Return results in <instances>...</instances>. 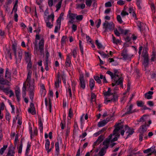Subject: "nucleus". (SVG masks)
Instances as JSON below:
<instances>
[{
    "label": "nucleus",
    "mask_w": 156,
    "mask_h": 156,
    "mask_svg": "<svg viewBox=\"0 0 156 156\" xmlns=\"http://www.w3.org/2000/svg\"><path fill=\"white\" fill-rule=\"evenodd\" d=\"M113 82H115L116 85H120L121 87L122 88L123 87V78L122 77V74L118 71V70L115 69L113 71Z\"/></svg>",
    "instance_id": "f257e3e1"
},
{
    "label": "nucleus",
    "mask_w": 156,
    "mask_h": 156,
    "mask_svg": "<svg viewBox=\"0 0 156 156\" xmlns=\"http://www.w3.org/2000/svg\"><path fill=\"white\" fill-rule=\"evenodd\" d=\"M121 123L120 122L117 123L116 125H115V126L116 127L115 129H114L112 134H110L108 136V138L106 139L105 140H109V142L111 141V139L112 138V137L113 135H116L115 136L119 137L120 136L119 134L118 133V132L119 130L122 129L123 128V126L122 125H121Z\"/></svg>",
    "instance_id": "f03ea898"
},
{
    "label": "nucleus",
    "mask_w": 156,
    "mask_h": 156,
    "mask_svg": "<svg viewBox=\"0 0 156 156\" xmlns=\"http://www.w3.org/2000/svg\"><path fill=\"white\" fill-rule=\"evenodd\" d=\"M142 55L144 58L143 64L144 66V67L146 68L148 66L149 61L148 55L147 52L146 48H144Z\"/></svg>",
    "instance_id": "7ed1b4c3"
},
{
    "label": "nucleus",
    "mask_w": 156,
    "mask_h": 156,
    "mask_svg": "<svg viewBox=\"0 0 156 156\" xmlns=\"http://www.w3.org/2000/svg\"><path fill=\"white\" fill-rule=\"evenodd\" d=\"M103 28L105 29V31H107L108 30H113L115 27V25L112 22L108 23V21H105L103 23Z\"/></svg>",
    "instance_id": "20e7f679"
},
{
    "label": "nucleus",
    "mask_w": 156,
    "mask_h": 156,
    "mask_svg": "<svg viewBox=\"0 0 156 156\" xmlns=\"http://www.w3.org/2000/svg\"><path fill=\"white\" fill-rule=\"evenodd\" d=\"M27 65V69L28 71L27 74V77L26 79V82H28V83L31 81V76L32 73V71L31 70L32 66V62L31 61L28 62Z\"/></svg>",
    "instance_id": "39448f33"
},
{
    "label": "nucleus",
    "mask_w": 156,
    "mask_h": 156,
    "mask_svg": "<svg viewBox=\"0 0 156 156\" xmlns=\"http://www.w3.org/2000/svg\"><path fill=\"white\" fill-rule=\"evenodd\" d=\"M31 81L30 82V83L27 84V85L29 86V88L28 89V91H29V96L30 99L32 101L34 97V87L33 84H31L30 83Z\"/></svg>",
    "instance_id": "423d86ee"
},
{
    "label": "nucleus",
    "mask_w": 156,
    "mask_h": 156,
    "mask_svg": "<svg viewBox=\"0 0 156 156\" xmlns=\"http://www.w3.org/2000/svg\"><path fill=\"white\" fill-rule=\"evenodd\" d=\"M111 97L108 98V100L107 101V102H115L118 100V95L116 94H112L111 95Z\"/></svg>",
    "instance_id": "0eeeda50"
},
{
    "label": "nucleus",
    "mask_w": 156,
    "mask_h": 156,
    "mask_svg": "<svg viewBox=\"0 0 156 156\" xmlns=\"http://www.w3.org/2000/svg\"><path fill=\"white\" fill-rule=\"evenodd\" d=\"M125 129L126 130H127V132H126V133L128 134L126 138L127 139L130 135H132L134 132V129H131L127 125H126L125 126Z\"/></svg>",
    "instance_id": "6e6552de"
},
{
    "label": "nucleus",
    "mask_w": 156,
    "mask_h": 156,
    "mask_svg": "<svg viewBox=\"0 0 156 156\" xmlns=\"http://www.w3.org/2000/svg\"><path fill=\"white\" fill-rule=\"evenodd\" d=\"M61 18L60 16L56 20V25L55 27L54 32L57 33L60 29L61 25Z\"/></svg>",
    "instance_id": "1a4fd4ad"
},
{
    "label": "nucleus",
    "mask_w": 156,
    "mask_h": 156,
    "mask_svg": "<svg viewBox=\"0 0 156 156\" xmlns=\"http://www.w3.org/2000/svg\"><path fill=\"white\" fill-rule=\"evenodd\" d=\"M121 55L123 57V59L124 60L130 59L131 58L127 53V50L126 49H124L123 50Z\"/></svg>",
    "instance_id": "9d476101"
},
{
    "label": "nucleus",
    "mask_w": 156,
    "mask_h": 156,
    "mask_svg": "<svg viewBox=\"0 0 156 156\" xmlns=\"http://www.w3.org/2000/svg\"><path fill=\"white\" fill-rule=\"evenodd\" d=\"M8 148V151L6 156H14L15 153V148L12 146H11L9 147Z\"/></svg>",
    "instance_id": "9b49d317"
},
{
    "label": "nucleus",
    "mask_w": 156,
    "mask_h": 156,
    "mask_svg": "<svg viewBox=\"0 0 156 156\" xmlns=\"http://www.w3.org/2000/svg\"><path fill=\"white\" fill-rule=\"evenodd\" d=\"M39 49L40 52L42 54L44 52V40L43 39H41L38 43Z\"/></svg>",
    "instance_id": "f8f14e48"
},
{
    "label": "nucleus",
    "mask_w": 156,
    "mask_h": 156,
    "mask_svg": "<svg viewBox=\"0 0 156 156\" xmlns=\"http://www.w3.org/2000/svg\"><path fill=\"white\" fill-rule=\"evenodd\" d=\"M28 112L31 113L33 115L36 114V112L34 105L32 103H31L30 105V108L28 109Z\"/></svg>",
    "instance_id": "ddd939ff"
},
{
    "label": "nucleus",
    "mask_w": 156,
    "mask_h": 156,
    "mask_svg": "<svg viewBox=\"0 0 156 156\" xmlns=\"http://www.w3.org/2000/svg\"><path fill=\"white\" fill-rule=\"evenodd\" d=\"M133 105L131 104L128 107L127 109V112L125 113V114H129L134 113L136 111V109L132 110Z\"/></svg>",
    "instance_id": "4468645a"
},
{
    "label": "nucleus",
    "mask_w": 156,
    "mask_h": 156,
    "mask_svg": "<svg viewBox=\"0 0 156 156\" xmlns=\"http://www.w3.org/2000/svg\"><path fill=\"white\" fill-rule=\"evenodd\" d=\"M80 81V86L83 89H85V81L83 79V76H80L79 78Z\"/></svg>",
    "instance_id": "2eb2a0df"
},
{
    "label": "nucleus",
    "mask_w": 156,
    "mask_h": 156,
    "mask_svg": "<svg viewBox=\"0 0 156 156\" xmlns=\"http://www.w3.org/2000/svg\"><path fill=\"white\" fill-rule=\"evenodd\" d=\"M0 84L2 85H9V82L8 81L5 80L3 78V75H0Z\"/></svg>",
    "instance_id": "dca6fc26"
},
{
    "label": "nucleus",
    "mask_w": 156,
    "mask_h": 156,
    "mask_svg": "<svg viewBox=\"0 0 156 156\" xmlns=\"http://www.w3.org/2000/svg\"><path fill=\"white\" fill-rule=\"evenodd\" d=\"M46 142L45 145V149L47 151V153H48L51 150V148L49 149V146L50 145V142L48 139H47L46 140Z\"/></svg>",
    "instance_id": "f3484780"
},
{
    "label": "nucleus",
    "mask_w": 156,
    "mask_h": 156,
    "mask_svg": "<svg viewBox=\"0 0 156 156\" xmlns=\"http://www.w3.org/2000/svg\"><path fill=\"white\" fill-rule=\"evenodd\" d=\"M153 92L149 91L144 94L145 97L147 99H150L152 98V95L153 94Z\"/></svg>",
    "instance_id": "a211bd4d"
},
{
    "label": "nucleus",
    "mask_w": 156,
    "mask_h": 156,
    "mask_svg": "<svg viewBox=\"0 0 156 156\" xmlns=\"http://www.w3.org/2000/svg\"><path fill=\"white\" fill-rule=\"evenodd\" d=\"M38 126L39 129H40V132L42 133L43 130V123L40 117L38 118Z\"/></svg>",
    "instance_id": "6ab92c4d"
},
{
    "label": "nucleus",
    "mask_w": 156,
    "mask_h": 156,
    "mask_svg": "<svg viewBox=\"0 0 156 156\" xmlns=\"http://www.w3.org/2000/svg\"><path fill=\"white\" fill-rule=\"evenodd\" d=\"M25 59L27 63L31 61V55L29 52H25Z\"/></svg>",
    "instance_id": "aec40b11"
},
{
    "label": "nucleus",
    "mask_w": 156,
    "mask_h": 156,
    "mask_svg": "<svg viewBox=\"0 0 156 156\" xmlns=\"http://www.w3.org/2000/svg\"><path fill=\"white\" fill-rule=\"evenodd\" d=\"M45 22L46 23V25L47 27L49 28H51L53 26V21H51V22L49 21V20H45Z\"/></svg>",
    "instance_id": "412c9836"
},
{
    "label": "nucleus",
    "mask_w": 156,
    "mask_h": 156,
    "mask_svg": "<svg viewBox=\"0 0 156 156\" xmlns=\"http://www.w3.org/2000/svg\"><path fill=\"white\" fill-rule=\"evenodd\" d=\"M65 63L66 67H69L70 66L71 64V58L69 57V55H67V58Z\"/></svg>",
    "instance_id": "4be33fe9"
},
{
    "label": "nucleus",
    "mask_w": 156,
    "mask_h": 156,
    "mask_svg": "<svg viewBox=\"0 0 156 156\" xmlns=\"http://www.w3.org/2000/svg\"><path fill=\"white\" fill-rule=\"evenodd\" d=\"M110 142H109V140H105L103 143L104 146L102 148H103L105 150H106V149H107L108 147Z\"/></svg>",
    "instance_id": "5701e85b"
},
{
    "label": "nucleus",
    "mask_w": 156,
    "mask_h": 156,
    "mask_svg": "<svg viewBox=\"0 0 156 156\" xmlns=\"http://www.w3.org/2000/svg\"><path fill=\"white\" fill-rule=\"evenodd\" d=\"M18 58H16V63L17 62V61L19 62H20L22 58L23 53L22 51L21 50H19L18 52Z\"/></svg>",
    "instance_id": "b1692460"
},
{
    "label": "nucleus",
    "mask_w": 156,
    "mask_h": 156,
    "mask_svg": "<svg viewBox=\"0 0 156 156\" xmlns=\"http://www.w3.org/2000/svg\"><path fill=\"white\" fill-rule=\"evenodd\" d=\"M109 120L106 119V120H103L98 122V127H102L104 126L109 121Z\"/></svg>",
    "instance_id": "393cba45"
},
{
    "label": "nucleus",
    "mask_w": 156,
    "mask_h": 156,
    "mask_svg": "<svg viewBox=\"0 0 156 156\" xmlns=\"http://www.w3.org/2000/svg\"><path fill=\"white\" fill-rule=\"evenodd\" d=\"M146 126V122H145V124L144 125L141 126L140 128V132H141V133H144L146 132L147 129Z\"/></svg>",
    "instance_id": "a878e982"
},
{
    "label": "nucleus",
    "mask_w": 156,
    "mask_h": 156,
    "mask_svg": "<svg viewBox=\"0 0 156 156\" xmlns=\"http://www.w3.org/2000/svg\"><path fill=\"white\" fill-rule=\"evenodd\" d=\"M76 14L73 13L71 12V10H69L68 12L69 18L70 19H74L76 18Z\"/></svg>",
    "instance_id": "bb28decb"
},
{
    "label": "nucleus",
    "mask_w": 156,
    "mask_h": 156,
    "mask_svg": "<svg viewBox=\"0 0 156 156\" xmlns=\"http://www.w3.org/2000/svg\"><path fill=\"white\" fill-rule=\"evenodd\" d=\"M5 107L4 103L2 102L0 105V119H2L3 117V115H1V110H3L4 109V107Z\"/></svg>",
    "instance_id": "cd10ccee"
},
{
    "label": "nucleus",
    "mask_w": 156,
    "mask_h": 156,
    "mask_svg": "<svg viewBox=\"0 0 156 156\" xmlns=\"http://www.w3.org/2000/svg\"><path fill=\"white\" fill-rule=\"evenodd\" d=\"M151 58L150 59L151 62H153L156 60V52L154 49L152 52V54L151 55Z\"/></svg>",
    "instance_id": "c85d7f7f"
},
{
    "label": "nucleus",
    "mask_w": 156,
    "mask_h": 156,
    "mask_svg": "<svg viewBox=\"0 0 156 156\" xmlns=\"http://www.w3.org/2000/svg\"><path fill=\"white\" fill-rule=\"evenodd\" d=\"M129 13L131 14L133 17H135L136 19V15L132 7H130L129 9Z\"/></svg>",
    "instance_id": "c756f323"
},
{
    "label": "nucleus",
    "mask_w": 156,
    "mask_h": 156,
    "mask_svg": "<svg viewBox=\"0 0 156 156\" xmlns=\"http://www.w3.org/2000/svg\"><path fill=\"white\" fill-rule=\"evenodd\" d=\"M95 82L94 79H90V80L89 86L91 90L93 89L94 86Z\"/></svg>",
    "instance_id": "7c9ffc66"
},
{
    "label": "nucleus",
    "mask_w": 156,
    "mask_h": 156,
    "mask_svg": "<svg viewBox=\"0 0 156 156\" xmlns=\"http://www.w3.org/2000/svg\"><path fill=\"white\" fill-rule=\"evenodd\" d=\"M7 147V145H3V147L0 149V154L2 155Z\"/></svg>",
    "instance_id": "2f4dec72"
},
{
    "label": "nucleus",
    "mask_w": 156,
    "mask_h": 156,
    "mask_svg": "<svg viewBox=\"0 0 156 156\" xmlns=\"http://www.w3.org/2000/svg\"><path fill=\"white\" fill-rule=\"evenodd\" d=\"M106 151L103 148H102L98 153L99 156H103L106 153Z\"/></svg>",
    "instance_id": "473e14b6"
},
{
    "label": "nucleus",
    "mask_w": 156,
    "mask_h": 156,
    "mask_svg": "<svg viewBox=\"0 0 156 156\" xmlns=\"http://www.w3.org/2000/svg\"><path fill=\"white\" fill-rule=\"evenodd\" d=\"M98 52L104 58H108L109 56V54H106L103 51H99Z\"/></svg>",
    "instance_id": "72a5a7b5"
},
{
    "label": "nucleus",
    "mask_w": 156,
    "mask_h": 156,
    "mask_svg": "<svg viewBox=\"0 0 156 156\" xmlns=\"http://www.w3.org/2000/svg\"><path fill=\"white\" fill-rule=\"evenodd\" d=\"M23 147V143L21 140L20 141V144L19 147H18V152L19 153L21 154L22 151Z\"/></svg>",
    "instance_id": "f704fd0d"
},
{
    "label": "nucleus",
    "mask_w": 156,
    "mask_h": 156,
    "mask_svg": "<svg viewBox=\"0 0 156 156\" xmlns=\"http://www.w3.org/2000/svg\"><path fill=\"white\" fill-rule=\"evenodd\" d=\"M54 15L53 13L52 12V13H51L50 15H48L46 20H50V19H51V21H54Z\"/></svg>",
    "instance_id": "c9c22d12"
},
{
    "label": "nucleus",
    "mask_w": 156,
    "mask_h": 156,
    "mask_svg": "<svg viewBox=\"0 0 156 156\" xmlns=\"http://www.w3.org/2000/svg\"><path fill=\"white\" fill-rule=\"evenodd\" d=\"M8 70V69L7 68L6 69L5 75V77L7 78H8L10 77L11 73Z\"/></svg>",
    "instance_id": "e433bc0d"
},
{
    "label": "nucleus",
    "mask_w": 156,
    "mask_h": 156,
    "mask_svg": "<svg viewBox=\"0 0 156 156\" xmlns=\"http://www.w3.org/2000/svg\"><path fill=\"white\" fill-rule=\"evenodd\" d=\"M96 95L94 93H91V102H92L95 101L96 100Z\"/></svg>",
    "instance_id": "4c0bfd02"
},
{
    "label": "nucleus",
    "mask_w": 156,
    "mask_h": 156,
    "mask_svg": "<svg viewBox=\"0 0 156 156\" xmlns=\"http://www.w3.org/2000/svg\"><path fill=\"white\" fill-rule=\"evenodd\" d=\"M93 0H86V4L87 6L90 7L92 3Z\"/></svg>",
    "instance_id": "58836bf2"
},
{
    "label": "nucleus",
    "mask_w": 156,
    "mask_h": 156,
    "mask_svg": "<svg viewBox=\"0 0 156 156\" xmlns=\"http://www.w3.org/2000/svg\"><path fill=\"white\" fill-rule=\"evenodd\" d=\"M66 38L67 37L66 36H64L62 37L61 41V44L62 45H63L66 43Z\"/></svg>",
    "instance_id": "ea45409f"
},
{
    "label": "nucleus",
    "mask_w": 156,
    "mask_h": 156,
    "mask_svg": "<svg viewBox=\"0 0 156 156\" xmlns=\"http://www.w3.org/2000/svg\"><path fill=\"white\" fill-rule=\"evenodd\" d=\"M30 146L31 145L28 143L27 144V147L26 151L25 154L26 155H28L29 152L30 150Z\"/></svg>",
    "instance_id": "a19ab883"
},
{
    "label": "nucleus",
    "mask_w": 156,
    "mask_h": 156,
    "mask_svg": "<svg viewBox=\"0 0 156 156\" xmlns=\"http://www.w3.org/2000/svg\"><path fill=\"white\" fill-rule=\"evenodd\" d=\"M27 84H28V82H26V80L25 82L23 84V86L22 88V92H26V86H27Z\"/></svg>",
    "instance_id": "79ce46f5"
},
{
    "label": "nucleus",
    "mask_w": 156,
    "mask_h": 156,
    "mask_svg": "<svg viewBox=\"0 0 156 156\" xmlns=\"http://www.w3.org/2000/svg\"><path fill=\"white\" fill-rule=\"evenodd\" d=\"M62 3V1H59L58 3L56 5V11L58 10H59L61 7V4Z\"/></svg>",
    "instance_id": "37998d69"
},
{
    "label": "nucleus",
    "mask_w": 156,
    "mask_h": 156,
    "mask_svg": "<svg viewBox=\"0 0 156 156\" xmlns=\"http://www.w3.org/2000/svg\"><path fill=\"white\" fill-rule=\"evenodd\" d=\"M5 116L6 120L8 121L9 122L11 117L10 113L8 112H6Z\"/></svg>",
    "instance_id": "c03bdc74"
},
{
    "label": "nucleus",
    "mask_w": 156,
    "mask_h": 156,
    "mask_svg": "<svg viewBox=\"0 0 156 156\" xmlns=\"http://www.w3.org/2000/svg\"><path fill=\"white\" fill-rule=\"evenodd\" d=\"M141 3V0H136V4L139 9H142L140 5V4Z\"/></svg>",
    "instance_id": "a18cd8bd"
},
{
    "label": "nucleus",
    "mask_w": 156,
    "mask_h": 156,
    "mask_svg": "<svg viewBox=\"0 0 156 156\" xmlns=\"http://www.w3.org/2000/svg\"><path fill=\"white\" fill-rule=\"evenodd\" d=\"M12 48L13 51V52L15 56V58L16 59V47L13 44L12 45Z\"/></svg>",
    "instance_id": "49530a36"
},
{
    "label": "nucleus",
    "mask_w": 156,
    "mask_h": 156,
    "mask_svg": "<svg viewBox=\"0 0 156 156\" xmlns=\"http://www.w3.org/2000/svg\"><path fill=\"white\" fill-rule=\"evenodd\" d=\"M104 138V135H101L98 137L97 140L99 142V143H101L103 140Z\"/></svg>",
    "instance_id": "de8ad7c7"
},
{
    "label": "nucleus",
    "mask_w": 156,
    "mask_h": 156,
    "mask_svg": "<svg viewBox=\"0 0 156 156\" xmlns=\"http://www.w3.org/2000/svg\"><path fill=\"white\" fill-rule=\"evenodd\" d=\"M95 43L98 48H104L103 47V45L100 43L98 42V40H96Z\"/></svg>",
    "instance_id": "09e8293b"
},
{
    "label": "nucleus",
    "mask_w": 156,
    "mask_h": 156,
    "mask_svg": "<svg viewBox=\"0 0 156 156\" xmlns=\"http://www.w3.org/2000/svg\"><path fill=\"white\" fill-rule=\"evenodd\" d=\"M94 78L98 83L99 84H101V80H100L99 77L98 76H94Z\"/></svg>",
    "instance_id": "8fccbe9b"
},
{
    "label": "nucleus",
    "mask_w": 156,
    "mask_h": 156,
    "mask_svg": "<svg viewBox=\"0 0 156 156\" xmlns=\"http://www.w3.org/2000/svg\"><path fill=\"white\" fill-rule=\"evenodd\" d=\"M18 0H16V1L15 3L13 8V10H15V12L16 11V10H17V3H18Z\"/></svg>",
    "instance_id": "3c124183"
},
{
    "label": "nucleus",
    "mask_w": 156,
    "mask_h": 156,
    "mask_svg": "<svg viewBox=\"0 0 156 156\" xmlns=\"http://www.w3.org/2000/svg\"><path fill=\"white\" fill-rule=\"evenodd\" d=\"M83 16L82 15H77L76 14V19L78 21H81L83 19Z\"/></svg>",
    "instance_id": "603ef678"
},
{
    "label": "nucleus",
    "mask_w": 156,
    "mask_h": 156,
    "mask_svg": "<svg viewBox=\"0 0 156 156\" xmlns=\"http://www.w3.org/2000/svg\"><path fill=\"white\" fill-rule=\"evenodd\" d=\"M76 85V83L74 82H72V89L73 91V93H74L75 91V87Z\"/></svg>",
    "instance_id": "864d4df0"
},
{
    "label": "nucleus",
    "mask_w": 156,
    "mask_h": 156,
    "mask_svg": "<svg viewBox=\"0 0 156 156\" xmlns=\"http://www.w3.org/2000/svg\"><path fill=\"white\" fill-rule=\"evenodd\" d=\"M151 7L152 11L153 13L155 12V9L154 4L153 3H152L151 4Z\"/></svg>",
    "instance_id": "5fc2aeb1"
},
{
    "label": "nucleus",
    "mask_w": 156,
    "mask_h": 156,
    "mask_svg": "<svg viewBox=\"0 0 156 156\" xmlns=\"http://www.w3.org/2000/svg\"><path fill=\"white\" fill-rule=\"evenodd\" d=\"M112 40L114 43L117 44L119 42V40L118 39H116L113 35H112Z\"/></svg>",
    "instance_id": "6e6d98bb"
},
{
    "label": "nucleus",
    "mask_w": 156,
    "mask_h": 156,
    "mask_svg": "<svg viewBox=\"0 0 156 156\" xmlns=\"http://www.w3.org/2000/svg\"><path fill=\"white\" fill-rule=\"evenodd\" d=\"M72 54L73 55V57L74 58H76V55H77V51H76V49H74L73 50L72 52Z\"/></svg>",
    "instance_id": "4d7b16f0"
},
{
    "label": "nucleus",
    "mask_w": 156,
    "mask_h": 156,
    "mask_svg": "<svg viewBox=\"0 0 156 156\" xmlns=\"http://www.w3.org/2000/svg\"><path fill=\"white\" fill-rule=\"evenodd\" d=\"M61 81V80L56 79V80L55 82V87L58 88L59 87V83Z\"/></svg>",
    "instance_id": "13d9d810"
},
{
    "label": "nucleus",
    "mask_w": 156,
    "mask_h": 156,
    "mask_svg": "<svg viewBox=\"0 0 156 156\" xmlns=\"http://www.w3.org/2000/svg\"><path fill=\"white\" fill-rule=\"evenodd\" d=\"M137 24L138 27L141 30V28L142 27V25H144L143 23L140 21H138L137 23Z\"/></svg>",
    "instance_id": "bf43d9fd"
},
{
    "label": "nucleus",
    "mask_w": 156,
    "mask_h": 156,
    "mask_svg": "<svg viewBox=\"0 0 156 156\" xmlns=\"http://www.w3.org/2000/svg\"><path fill=\"white\" fill-rule=\"evenodd\" d=\"M117 19L118 21L120 23L123 22L121 17L120 15H118L117 16Z\"/></svg>",
    "instance_id": "052dcab7"
},
{
    "label": "nucleus",
    "mask_w": 156,
    "mask_h": 156,
    "mask_svg": "<svg viewBox=\"0 0 156 156\" xmlns=\"http://www.w3.org/2000/svg\"><path fill=\"white\" fill-rule=\"evenodd\" d=\"M136 104L138 107H142L144 104L142 101H138L136 102Z\"/></svg>",
    "instance_id": "680f3d73"
},
{
    "label": "nucleus",
    "mask_w": 156,
    "mask_h": 156,
    "mask_svg": "<svg viewBox=\"0 0 156 156\" xmlns=\"http://www.w3.org/2000/svg\"><path fill=\"white\" fill-rule=\"evenodd\" d=\"M2 90L3 92L5 93L6 94H8L9 93V87H8L6 88H3Z\"/></svg>",
    "instance_id": "e2e57ef3"
},
{
    "label": "nucleus",
    "mask_w": 156,
    "mask_h": 156,
    "mask_svg": "<svg viewBox=\"0 0 156 156\" xmlns=\"http://www.w3.org/2000/svg\"><path fill=\"white\" fill-rule=\"evenodd\" d=\"M106 73L108 74L111 76L112 81H113V78L114 77V76H113V73L112 72L110 71H108Z\"/></svg>",
    "instance_id": "0e129e2a"
},
{
    "label": "nucleus",
    "mask_w": 156,
    "mask_h": 156,
    "mask_svg": "<svg viewBox=\"0 0 156 156\" xmlns=\"http://www.w3.org/2000/svg\"><path fill=\"white\" fill-rule=\"evenodd\" d=\"M55 148L56 151L58 152L59 151L58 141L55 144Z\"/></svg>",
    "instance_id": "69168bd1"
},
{
    "label": "nucleus",
    "mask_w": 156,
    "mask_h": 156,
    "mask_svg": "<svg viewBox=\"0 0 156 156\" xmlns=\"http://www.w3.org/2000/svg\"><path fill=\"white\" fill-rule=\"evenodd\" d=\"M121 14L122 16L123 17L125 16L126 15H128L129 14V13L127 12H126L124 10H123L121 12Z\"/></svg>",
    "instance_id": "338daca9"
},
{
    "label": "nucleus",
    "mask_w": 156,
    "mask_h": 156,
    "mask_svg": "<svg viewBox=\"0 0 156 156\" xmlns=\"http://www.w3.org/2000/svg\"><path fill=\"white\" fill-rule=\"evenodd\" d=\"M144 135H144V133H141V132H140L139 139V140L141 142L142 140L143 137Z\"/></svg>",
    "instance_id": "774afa93"
}]
</instances>
